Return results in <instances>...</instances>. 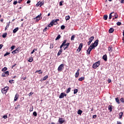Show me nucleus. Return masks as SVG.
I'll list each match as a JSON object with an SVG mask.
<instances>
[{
    "mask_svg": "<svg viewBox=\"0 0 124 124\" xmlns=\"http://www.w3.org/2000/svg\"><path fill=\"white\" fill-rule=\"evenodd\" d=\"M113 13H114V12L111 13L109 14V17H108V19L109 20H111V19H112V14H113Z\"/></svg>",
    "mask_w": 124,
    "mask_h": 124,
    "instance_id": "nucleus-31",
    "label": "nucleus"
},
{
    "mask_svg": "<svg viewBox=\"0 0 124 124\" xmlns=\"http://www.w3.org/2000/svg\"><path fill=\"white\" fill-rule=\"evenodd\" d=\"M112 108H113V106H112L109 105V106H108V110H110V112H111V111H112Z\"/></svg>",
    "mask_w": 124,
    "mask_h": 124,
    "instance_id": "nucleus-25",
    "label": "nucleus"
},
{
    "mask_svg": "<svg viewBox=\"0 0 124 124\" xmlns=\"http://www.w3.org/2000/svg\"><path fill=\"white\" fill-rule=\"evenodd\" d=\"M78 93V89H74V94H76V93Z\"/></svg>",
    "mask_w": 124,
    "mask_h": 124,
    "instance_id": "nucleus-34",
    "label": "nucleus"
},
{
    "mask_svg": "<svg viewBox=\"0 0 124 124\" xmlns=\"http://www.w3.org/2000/svg\"><path fill=\"white\" fill-rule=\"evenodd\" d=\"M9 75V72L7 71L2 73L1 76L2 77H6V76H8Z\"/></svg>",
    "mask_w": 124,
    "mask_h": 124,
    "instance_id": "nucleus-5",
    "label": "nucleus"
},
{
    "mask_svg": "<svg viewBox=\"0 0 124 124\" xmlns=\"http://www.w3.org/2000/svg\"><path fill=\"white\" fill-rule=\"evenodd\" d=\"M54 21H54V22H56V23L57 22H59V21H60V19H56L55 20H54Z\"/></svg>",
    "mask_w": 124,
    "mask_h": 124,
    "instance_id": "nucleus-59",
    "label": "nucleus"
},
{
    "mask_svg": "<svg viewBox=\"0 0 124 124\" xmlns=\"http://www.w3.org/2000/svg\"><path fill=\"white\" fill-rule=\"evenodd\" d=\"M41 19H42V17L40 16V18H36V19L35 21V22H38L39 21V20H41Z\"/></svg>",
    "mask_w": 124,
    "mask_h": 124,
    "instance_id": "nucleus-29",
    "label": "nucleus"
},
{
    "mask_svg": "<svg viewBox=\"0 0 124 124\" xmlns=\"http://www.w3.org/2000/svg\"><path fill=\"white\" fill-rule=\"evenodd\" d=\"M69 43H67V44L64 45V46H66V47L64 48V50H66V49H67V47L69 46Z\"/></svg>",
    "mask_w": 124,
    "mask_h": 124,
    "instance_id": "nucleus-19",
    "label": "nucleus"
},
{
    "mask_svg": "<svg viewBox=\"0 0 124 124\" xmlns=\"http://www.w3.org/2000/svg\"><path fill=\"white\" fill-rule=\"evenodd\" d=\"M71 90V88L70 87L68 88V89L66 91V93H70Z\"/></svg>",
    "mask_w": 124,
    "mask_h": 124,
    "instance_id": "nucleus-28",
    "label": "nucleus"
},
{
    "mask_svg": "<svg viewBox=\"0 0 124 124\" xmlns=\"http://www.w3.org/2000/svg\"><path fill=\"white\" fill-rule=\"evenodd\" d=\"M61 30H64V29H65V26H64V25H62L61 27Z\"/></svg>",
    "mask_w": 124,
    "mask_h": 124,
    "instance_id": "nucleus-44",
    "label": "nucleus"
},
{
    "mask_svg": "<svg viewBox=\"0 0 124 124\" xmlns=\"http://www.w3.org/2000/svg\"><path fill=\"white\" fill-rule=\"evenodd\" d=\"M64 96H66V94L64 93H61L59 95V98H63Z\"/></svg>",
    "mask_w": 124,
    "mask_h": 124,
    "instance_id": "nucleus-8",
    "label": "nucleus"
},
{
    "mask_svg": "<svg viewBox=\"0 0 124 124\" xmlns=\"http://www.w3.org/2000/svg\"><path fill=\"white\" fill-rule=\"evenodd\" d=\"M8 55H10V52H7L4 55V57H6V56H8Z\"/></svg>",
    "mask_w": 124,
    "mask_h": 124,
    "instance_id": "nucleus-41",
    "label": "nucleus"
},
{
    "mask_svg": "<svg viewBox=\"0 0 124 124\" xmlns=\"http://www.w3.org/2000/svg\"><path fill=\"white\" fill-rule=\"evenodd\" d=\"M6 70H7V68L6 67H4L2 69V71H3V72H4V71H6Z\"/></svg>",
    "mask_w": 124,
    "mask_h": 124,
    "instance_id": "nucleus-36",
    "label": "nucleus"
},
{
    "mask_svg": "<svg viewBox=\"0 0 124 124\" xmlns=\"http://www.w3.org/2000/svg\"><path fill=\"white\" fill-rule=\"evenodd\" d=\"M104 20H107L108 19V15H105L103 17Z\"/></svg>",
    "mask_w": 124,
    "mask_h": 124,
    "instance_id": "nucleus-30",
    "label": "nucleus"
},
{
    "mask_svg": "<svg viewBox=\"0 0 124 124\" xmlns=\"http://www.w3.org/2000/svg\"><path fill=\"white\" fill-rule=\"evenodd\" d=\"M33 115L35 117H36V116H37V113H36V111L33 112Z\"/></svg>",
    "mask_w": 124,
    "mask_h": 124,
    "instance_id": "nucleus-42",
    "label": "nucleus"
},
{
    "mask_svg": "<svg viewBox=\"0 0 124 124\" xmlns=\"http://www.w3.org/2000/svg\"><path fill=\"white\" fill-rule=\"evenodd\" d=\"M63 46H64V45L63 44H62L60 46V48L62 49V47H63Z\"/></svg>",
    "mask_w": 124,
    "mask_h": 124,
    "instance_id": "nucleus-53",
    "label": "nucleus"
},
{
    "mask_svg": "<svg viewBox=\"0 0 124 124\" xmlns=\"http://www.w3.org/2000/svg\"><path fill=\"white\" fill-rule=\"evenodd\" d=\"M58 122L59 124H63V123H64V120H63L62 118H60L58 120Z\"/></svg>",
    "mask_w": 124,
    "mask_h": 124,
    "instance_id": "nucleus-9",
    "label": "nucleus"
},
{
    "mask_svg": "<svg viewBox=\"0 0 124 124\" xmlns=\"http://www.w3.org/2000/svg\"><path fill=\"white\" fill-rule=\"evenodd\" d=\"M61 38V35H58L56 38L55 39V40H59Z\"/></svg>",
    "mask_w": 124,
    "mask_h": 124,
    "instance_id": "nucleus-35",
    "label": "nucleus"
},
{
    "mask_svg": "<svg viewBox=\"0 0 124 124\" xmlns=\"http://www.w3.org/2000/svg\"><path fill=\"white\" fill-rule=\"evenodd\" d=\"M93 39H94V37L93 36H92L89 39V42H92L93 41Z\"/></svg>",
    "mask_w": 124,
    "mask_h": 124,
    "instance_id": "nucleus-17",
    "label": "nucleus"
},
{
    "mask_svg": "<svg viewBox=\"0 0 124 124\" xmlns=\"http://www.w3.org/2000/svg\"><path fill=\"white\" fill-rule=\"evenodd\" d=\"M9 89V87H6L4 89H3L1 91L3 93H7V91Z\"/></svg>",
    "mask_w": 124,
    "mask_h": 124,
    "instance_id": "nucleus-4",
    "label": "nucleus"
},
{
    "mask_svg": "<svg viewBox=\"0 0 124 124\" xmlns=\"http://www.w3.org/2000/svg\"><path fill=\"white\" fill-rule=\"evenodd\" d=\"M32 61H33L32 57H30L28 60V62H32Z\"/></svg>",
    "mask_w": 124,
    "mask_h": 124,
    "instance_id": "nucleus-26",
    "label": "nucleus"
},
{
    "mask_svg": "<svg viewBox=\"0 0 124 124\" xmlns=\"http://www.w3.org/2000/svg\"><path fill=\"white\" fill-rule=\"evenodd\" d=\"M48 78V76H46L45 77H44L43 78V80L44 81H45V80H46V79H47Z\"/></svg>",
    "mask_w": 124,
    "mask_h": 124,
    "instance_id": "nucleus-45",
    "label": "nucleus"
},
{
    "mask_svg": "<svg viewBox=\"0 0 124 124\" xmlns=\"http://www.w3.org/2000/svg\"><path fill=\"white\" fill-rule=\"evenodd\" d=\"M83 80H85V77H84L79 78H78V81H83Z\"/></svg>",
    "mask_w": 124,
    "mask_h": 124,
    "instance_id": "nucleus-23",
    "label": "nucleus"
},
{
    "mask_svg": "<svg viewBox=\"0 0 124 124\" xmlns=\"http://www.w3.org/2000/svg\"><path fill=\"white\" fill-rule=\"evenodd\" d=\"M116 102L118 103V104H120V100L119 98L117 97L115 98Z\"/></svg>",
    "mask_w": 124,
    "mask_h": 124,
    "instance_id": "nucleus-24",
    "label": "nucleus"
},
{
    "mask_svg": "<svg viewBox=\"0 0 124 124\" xmlns=\"http://www.w3.org/2000/svg\"><path fill=\"white\" fill-rule=\"evenodd\" d=\"M117 18H118V16H116L114 17H113L112 19L113 20H115V19H117Z\"/></svg>",
    "mask_w": 124,
    "mask_h": 124,
    "instance_id": "nucleus-56",
    "label": "nucleus"
},
{
    "mask_svg": "<svg viewBox=\"0 0 124 124\" xmlns=\"http://www.w3.org/2000/svg\"><path fill=\"white\" fill-rule=\"evenodd\" d=\"M115 30H114V28H111L109 29L108 31H114Z\"/></svg>",
    "mask_w": 124,
    "mask_h": 124,
    "instance_id": "nucleus-38",
    "label": "nucleus"
},
{
    "mask_svg": "<svg viewBox=\"0 0 124 124\" xmlns=\"http://www.w3.org/2000/svg\"><path fill=\"white\" fill-rule=\"evenodd\" d=\"M10 25V22L8 23L7 26L5 27V31H6V29H8V28L9 27Z\"/></svg>",
    "mask_w": 124,
    "mask_h": 124,
    "instance_id": "nucleus-27",
    "label": "nucleus"
},
{
    "mask_svg": "<svg viewBox=\"0 0 124 124\" xmlns=\"http://www.w3.org/2000/svg\"><path fill=\"white\" fill-rule=\"evenodd\" d=\"M116 24L117 26H121V25H122V23L121 22H118Z\"/></svg>",
    "mask_w": 124,
    "mask_h": 124,
    "instance_id": "nucleus-46",
    "label": "nucleus"
},
{
    "mask_svg": "<svg viewBox=\"0 0 124 124\" xmlns=\"http://www.w3.org/2000/svg\"><path fill=\"white\" fill-rule=\"evenodd\" d=\"M18 53H19V51L18 50V49H16L12 52V54H13L14 55Z\"/></svg>",
    "mask_w": 124,
    "mask_h": 124,
    "instance_id": "nucleus-14",
    "label": "nucleus"
},
{
    "mask_svg": "<svg viewBox=\"0 0 124 124\" xmlns=\"http://www.w3.org/2000/svg\"><path fill=\"white\" fill-rule=\"evenodd\" d=\"M108 51L111 53L113 51V47L112 46H109L108 48Z\"/></svg>",
    "mask_w": 124,
    "mask_h": 124,
    "instance_id": "nucleus-16",
    "label": "nucleus"
},
{
    "mask_svg": "<svg viewBox=\"0 0 124 124\" xmlns=\"http://www.w3.org/2000/svg\"><path fill=\"white\" fill-rule=\"evenodd\" d=\"M35 51H37V48H35L34 49L32 52L31 53V54H33V53H34V52H35Z\"/></svg>",
    "mask_w": 124,
    "mask_h": 124,
    "instance_id": "nucleus-40",
    "label": "nucleus"
},
{
    "mask_svg": "<svg viewBox=\"0 0 124 124\" xmlns=\"http://www.w3.org/2000/svg\"><path fill=\"white\" fill-rule=\"evenodd\" d=\"M121 3H124V0H122Z\"/></svg>",
    "mask_w": 124,
    "mask_h": 124,
    "instance_id": "nucleus-64",
    "label": "nucleus"
},
{
    "mask_svg": "<svg viewBox=\"0 0 124 124\" xmlns=\"http://www.w3.org/2000/svg\"><path fill=\"white\" fill-rule=\"evenodd\" d=\"M33 94V93L31 92V93L29 94V96H31V95H32Z\"/></svg>",
    "mask_w": 124,
    "mask_h": 124,
    "instance_id": "nucleus-54",
    "label": "nucleus"
},
{
    "mask_svg": "<svg viewBox=\"0 0 124 124\" xmlns=\"http://www.w3.org/2000/svg\"><path fill=\"white\" fill-rule=\"evenodd\" d=\"M64 66V65L63 64H61L58 67V71H62V68Z\"/></svg>",
    "mask_w": 124,
    "mask_h": 124,
    "instance_id": "nucleus-7",
    "label": "nucleus"
},
{
    "mask_svg": "<svg viewBox=\"0 0 124 124\" xmlns=\"http://www.w3.org/2000/svg\"><path fill=\"white\" fill-rule=\"evenodd\" d=\"M48 29H49V26H48L47 27H46L45 29H44V31H47Z\"/></svg>",
    "mask_w": 124,
    "mask_h": 124,
    "instance_id": "nucleus-57",
    "label": "nucleus"
},
{
    "mask_svg": "<svg viewBox=\"0 0 124 124\" xmlns=\"http://www.w3.org/2000/svg\"><path fill=\"white\" fill-rule=\"evenodd\" d=\"M93 49V48L92 47V46H90L87 51L88 55H90V54H91V51H92Z\"/></svg>",
    "mask_w": 124,
    "mask_h": 124,
    "instance_id": "nucleus-6",
    "label": "nucleus"
},
{
    "mask_svg": "<svg viewBox=\"0 0 124 124\" xmlns=\"http://www.w3.org/2000/svg\"><path fill=\"white\" fill-rule=\"evenodd\" d=\"M120 101H121V102H123V103H124V99L123 98H121L120 99Z\"/></svg>",
    "mask_w": 124,
    "mask_h": 124,
    "instance_id": "nucleus-49",
    "label": "nucleus"
},
{
    "mask_svg": "<svg viewBox=\"0 0 124 124\" xmlns=\"http://www.w3.org/2000/svg\"><path fill=\"white\" fill-rule=\"evenodd\" d=\"M98 45V40H96L92 44H91V46H92V47L93 49H94L95 47H96Z\"/></svg>",
    "mask_w": 124,
    "mask_h": 124,
    "instance_id": "nucleus-2",
    "label": "nucleus"
},
{
    "mask_svg": "<svg viewBox=\"0 0 124 124\" xmlns=\"http://www.w3.org/2000/svg\"><path fill=\"white\" fill-rule=\"evenodd\" d=\"M51 22H53V25H56V24H58V22H55V20H52Z\"/></svg>",
    "mask_w": 124,
    "mask_h": 124,
    "instance_id": "nucleus-48",
    "label": "nucleus"
},
{
    "mask_svg": "<svg viewBox=\"0 0 124 124\" xmlns=\"http://www.w3.org/2000/svg\"><path fill=\"white\" fill-rule=\"evenodd\" d=\"M75 38V35H72L71 38V40H74V39Z\"/></svg>",
    "mask_w": 124,
    "mask_h": 124,
    "instance_id": "nucleus-43",
    "label": "nucleus"
},
{
    "mask_svg": "<svg viewBox=\"0 0 124 124\" xmlns=\"http://www.w3.org/2000/svg\"><path fill=\"white\" fill-rule=\"evenodd\" d=\"M103 59H104V61H105V62H107V55L106 54L104 55L103 56Z\"/></svg>",
    "mask_w": 124,
    "mask_h": 124,
    "instance_id": "nucleus-15",
    "label": "nucleus"
},
{
    "mask_svg": "<svg viewBox=\"0 0 124 124\" xmlns=\"http://www.w3.org/2000/svg\"><path fill=\"white\" fill-rule=\"evenodd\" d=\"M44 5V0H43L42 1H39L37 3L36 6H37V7L40 6V7H41V6H42V5Z\"/></svg>",
    "mask_w": 124,
    "mask_h": 124,
    "instance_id": "nucleus-3",
    "label": "nucleus"
},
{
    "mask_svg": "<svg viewBox=\"0 0 124 124\" xmlns=\"http://www.w3.org/2000/svg\"><path fill=\"white\" fill-rule=\"evenodd\" d=\"M69 19H70V16H65L66 21H68V20H69Z\"/></svg>",
    "mask_w": 124,
    "mask_h": 124,
    "instance_id": "nucleus-32",
    "label": "nucleus"
},
{
    "mask_svg": "<svg viewBox=\"0 0 124 124\" xmlns=\"http://www.w3.org/2000/svg\"><path fill=\"white\" fill-rule=\"evenodd\" d=\"M11 48L12 50H14V49L15 48V46H12V47Z\"/></svg>",
    "mask_w": 124,
    "mask_h": 124,
    "instance_id": "nucleus-50",
    "label": "nucleus"
},
{
    "mask_svg": "<svg viewBox=\"0 0 124 124\" xmlns=\"http://www.w3.org/2000/svg\"><path fill=\"white\" fill-rule=\"evenodd\" d=\"M18 30H19V28L16 27V28L13 30V31H18Z\"/></svg>",
    "mask_w": 124,
    "mask_h": 124,
    "instance_id": "nucleus-39",
    "label": "nucleus"
},
{
    "mask_svg": "<svg viewBox=\"0 0 124 124\" xmlns=\"http://www.w3.org/2000/svg\"><path fill=\"white\" fill-rule=\"evenodd\" d=\"M53 26H54V22L51 21L48 25V28H51V27H53Z\"/></svg>",
    "mask_w": 124,
    "mask_h": 124,
    "instance_id": "nucleus-20",
    "label": "nucleus"
},
{
    "mask_svg": "<svg viewBox=\"0 0 124 124\" xmlns=\"http://www.w3.org/2000/svg\"><path fill=\"white\" fill-rule=\"evenodd\" d=\"M42 16V14H40L39 15L37 16H36L35 17H34L33 19L34 20V21H35L36 20V19H37V18H40V17H41V16Z\"/></svg>",
    "mask_w": 124,
    "mask_h": 124,
    "instance_id": "nucleus-12",
    "label": "nucleus"
},
{
    "mask_svg": "<svg viewBox=\"0 0 124 124\" xmlns=\"http://www.w3.org/2000/svg\"><path fill=\"white\" fill-rule=\"evenodd\" d=\"M63 2H64L63 0H62L61 1H60L59 3V5L60 6H62V3H63Z\"/></svg>",
    "mask_w": 124,
    "mask_h": 124,
    "instance_id": "nucleus-37",
    "label": "nucleus"
},
{
    "mask_svg": "<svg viewBox=\"0 0 124 124\" xmlns=\"http://www.w3.org/2000/svg\"><path fill=\"white\" fill-rule=\"evenodd\" d=\"M2 118H4L5 120H6V119H7V115H4L2 117Z\"/></svg>",
    "mask_w": 124,
    "mask_h": 124,
    "instance_id": "nucleus-51",
    "label": "nucleus"
},
{
    "mask_svg": "<svg viewBox=\"0 0 124 124\" xmlns=\"http://www.w3.org/2000/svg\"><path fill=\"white\" fill-rule=\"evenodd\" d=\"M82 113H83V111H82L81 109H79V110L78 111V115H81Z\"/></svg>",
    "mask_w": 124,
    "mask_h": 124,
    "instance_id": "nucleus-21",
    "label": "nucleus"
},
{
    "mask_svg": "<svg viewBox=\"0 0 124 124\" xmlns=\"http://www.w3.org/2000/svg\"><path fill=\"white\" fill-rule=\"evenodd\" d=\"M17 3H18V1L17 0H16L13 2V4H14L15 5H16Z\"/></svg>",
    "mask_w": 124,
    "mask_h": 124,
    "instance_id": "nucleus-47",
    "label": "nucleus"
},
{
    "mask_svg": "<svg viewBox=\"0 0 124 124\" xmlns=\"http://www.w3.org/2000/svg\"><path fill=\"white\" fill-rule=\"evenodd\" d=\"M99 65H100V61H98L93 64V67L94 68V69H95L97 68Z\"/></svg>",
    "mask_w": 124,
    "mask_h": 124,
    "instance_id": "nucleus-1",
    "label": "nucleus"
},
{
    "mask_svg": "<svg viewBox=\"0 0 124 124\" xmlns=\"http://www.w3.org/2000/svg\"><path fill=\"white\" fill-rule=\"evenodd\" d=\"M7 35V33H4L2 35V37L3 38H5V37H6V36Z\"/></svg>",
    "mask_w": 124,
    "mask_h": 124,
    "instance_id": "nucleus-33",
    "label": "nucleus"
},
{
    "mask_svg": "<svg viewBox=\"0 0 124 124\" xmlns=\"http://www.w3.org/2000/svg\"><path fill=\"white\" fill-rule=\"evenodd\" d=\"M79 71H80V69H78L77 72L76 73L75 77L76 78H78V76H79Z\"/></svg>",
    "mask_w": 124,
    "mask_h": 124,
    "instance_id": "nucleus-11",
    "label": "nucleus"
},
{
    "mask_svg": "<svg viewBox=\"0 0 124 124\" xmlns=\"http://www.w3.org/2000/svg\"><path fill=\"white\" fill-rule=\"evenodd\" d=\"M93 119H95V118H96V115H93Z\"/></svg>",
    "mask_w": 124,
    "mask_h": 124,
    "instance_id": "nucleus-58",
    "label": "nucleus"
},
{
    "mask_svg": "<svg viewBox=\"0 0 124 124\" xmlns=\"http://www.w3.org/2000/svg\"><path fill=\"white\" fill-rule=\"evenodd\" d=\"M18 97H19V94H16L15 95V98H14V101H17V99H18Z\"/></svg>",
    "mask_w": 124,
    "mask_h": 124,
    "instance_id": "nucleus-13",
    "label": "nucleus"
},
{
    "mask_svg": "<svg viewBox=\"0 0 124 124\" xmlns=\"http://www.w3.org/2000/svg\"><path fill=\"white\" fill-rule=\"evenodd\" d=\"M82 47H83V44L81 43L80 44L79 47L78 49H77V51L79 52L81 50H82Z\"/></svg>",
    "mask_w": 124,
    "mask_h": 124,
    "instance_id": "nucleus-10",
    "label": "nucleus"
},
{
    "mask_svg": "<svg viewBox=\"0 0 124 124\" xmlns=\"http://www.w3.org/2000/svg\"><path fill=\"white\" fill-rule=\"evenodd\" d=\"M62 52V48L60 49V50L59 51L57 56H60Z\"/></svg>",
    "mask_w": 124,
    "mask_h": 124,
    "instance_id": "nucleus-18",
    "label": "nucleus"
},
{
    "mask_svg": "<svg viewBox=\"0 0 124 124\" xmlns=\"http://www.w3.org/2000/svg\"><path fill=\"white\" fill-rule=\"evenodd\" d=\"M33 110V107H32V108H31L30 111V112H31Z\"/></svg>",
    "mask_w": 124,
    "mask_h": 124,
    "instance_id": "nucleus-52",
    "label": "nucleus"
},
{
    "mask_svg": "<svg viewBox=\"0 0 124 124\" xmlns=\"http://www.w3.org/2000/svg\"><path fill=\"white\" fill-rule=\"evenodd\" d=\"M123 115H124V113H123V112L119 113V119H121L122 117H123Z\"/></svg>",
    "mask_w": 124,
    "mask_h": 124,
    "instance_id": "nucleus-22",
    "label": "nucleus"
},
{
    "mask_svg": "<svg viewBox=\"0 0 124 124\" xmlns=\"http://www.w3.org/2000/svg\"><path fill=\"white\" fill-rule=\"evenodd\" d=\"M2 47H3V45H0V49H1L2 48Z\"/></svg>",
    "mask_w": 124,
    "mask_h": 124,
    "instance_id": "nucleus-61",
    "label": "nucleus"
},
{
    "mask_svg": "<svg viewBox=\"0 0 124 124\" xmlns=\"http://www.w3.org/2000/svg\"><path fill=\"white\" fill-rule=\"evenodd\" d=\"M27 4L31 3V0H29L28 1H27Z\"/></svg>",
    "mask_w": 124,
    "mask_h": 124,
    "instance_id": "nucleus-63",
    "label": "nucleus"
},
{
    "mask_svg": "<svg viewBox=\"0 0 124 124\" xmlns=\"http://www.w3.org/2000/svg\"><path fill=\"white\" fill-rule=\"evenodd\" d=\"M22 1H23V0H18V3H21V2H22Z\"/></svg>",
    "mask_w": 124,
    "mask_h": 124,
    "instance_id": "nucleus-62",
    "label": "nucleus"
},
{
    "mask_svg": "<svg viewBox=\"0 0 124 124\" xmlns=\"http://www.w3.org/2000/svg\"><path fill=\"white\" fill-rule=\"evenodd\" d=\"M65 43H66V40H64L62 44H63L64 45H65Z\"/></svg>",
    "mask_w": 124,
    "mask_h": 124,
    "instance_id": "nucleus-55",
    "label": "nucleus"
},
{
    "mask_svg": "<svg viewBox=\"0 0 124 124\" xmlns=\"http://www.w3.org/2000/svg\"><path fill=\"white\" fill-rule=\"evenodd\" d=\"M108 83H111V79H108Z\"/></svg>",
    "mask_w": 124,
    "mask_h": 124,
    "instance_id": "nucleus-60",
    "label": "nucleus"
}]
</instances>
